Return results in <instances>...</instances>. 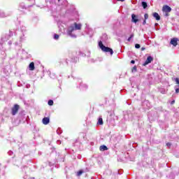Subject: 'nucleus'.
Wrapping results in <instances>:
<instances>
[{
	"label": "nucleus",
	"instance_id": "1",
	"mask_svg": "<svg viewBox=\"0 0 179 179\" xmlns=\"http://www.w3.org/2000/svg\"><path fill=\"white\" fill-rule=\"evenodd\" d=\"M99 47L101 48L103 52H110V55H113L114 54V51H113V49L108 47H106L102 41L99 42Z\"/></svg>",
	"mask_w": 179,
	"mask_h": 179
},
{
	"label": "nucleus",
	"instance_id": "2",
	"mask_svg": "<svg viewBox=\"0 0 179 179\" xmlns=\"http://www.w3.org/2000/svg\"><path fill=\"white\" fill-rule=\"evenodd\" d=\"M20 109V106L18 104H15L13 107L11 108V114L12 115H16Z\"/></svg>",
	"mask_w": 179,
	"mask_h": 179
},
{
	"label": "nucleus",
	"instance_id": "3",
	"mask_svg": "<svg viewBox=\"0 0 179 179\" xmlns=\"http://www.w3.org/2000/svg\"><path fill=\"white\" fill-rule=\"evenodd\" d=\"M162 12L166 13L165 16H169V13H170V12H171V8L170 6H169L167 5H164L162 7Z\"/></svg>",
	"mask_w": 179,
	"mask_h": 179
},
{
	"label": "nucleus",
	"instance_id": "4",
	"mask_svg": "<svg viewBox=\"0 0 179 179\" xmlns=\"http://www.w3.org/2000/svg\"><path fill=\"white\" fill-rule=\"evenodd\" d=\"M178 38H173L170 41V44H171L172 45H173V47H177V45H178Z\"/></svg>",
	"mask_w": 179,
	"mask_h": 179
},
{
	"label": "nucleus",
	"instance_id": "5",
	"mask_svg": "<svg viewBox=\"0 0 179 179\" xmlns=\"http://www.w3.org/2000/svg\"><path fill=\"white\" fill-rule=\"evenodd\" d=\"M152 61H153V57H152L151 56L148 57L146 61L143 64V66H146V65L150 64V62H152Z\"/></svg>",
	"mask_w": 179,
	"mask_h": 179
},
{
	"label": "nucleus",
	"instance_id": "6",
	"mask_svg": "<svg viewBox=\"0 0 179 179\" xmlns=\"http://www.w3.org/2000/svg\"><path fill=\"white\" fill-rule=\"evenodd\" d=\"M131 22L134 23H138L139 22V20H138V17L135 15V14L131 15Z\"/></svg>",
	"mask_w": 179,
	"mask_h": 179
},
{
	"label": "nucleus",
	"instance_id": "7",
	"mask_svg": "<svg viewBox=\"0 0 179 179\" xmlns=\"http://www.w3.org/2000/svg\"><path fill=\"white\" fill-rule=\"evenodd\" d=\"M42 122L44 125H48L50 124V117H44Z\"/></svg>",
	"mask_w": 179,
	"mask_h": 179
},
{
	"label": "nucleus",
	"instance_id": "8",
	"mask_svg": "<svg viewBox=\"0 0 179 179\" xmlns=\"http://www.w3.org/2000/svg\"><path fill=\"white\" fill-rule=\"evenodd\" d=\"M74 27L76 30H81L82 29V24H78L76 22L74 23Z\"/></svg>",
	"mask_w": 179,
	"mask_h": 179
},
{
	"label": "nucleus",
	"instance_id": "9",
	"mask_svg": "<svg viewBox=\"0 0 179 179\" xmlns=\"http://www.w3.org/2000/svg\"><path fill=\"white\" fill-rule=\"evenodd\" d=\"M76 30L75 29V27H70L68 31H67V34H69V36H72V32Z\"/></svg>",
	"mask_w": 179,
	"mask_h": 179
},
{
	"label": "nucleus",
	"instance_id": "10",
	"mask_svg": "<svg viewBox=\"0 0 179 179\" xmlns=\"http://www.w3.org/2000/svg\"><path fill=\"white\" fill-rule=\"evenodd\" d=\"M29 71H34L36 69V67L34 66V62H31L29 66Z\"/></svg>",
	"mask_w": 179,
	"mask_h": 179
},
{
	"label": "nucleus",
	"instance_id": "11",
	"mask_svg": "<svg viewBox=\"0 0 179 179\" xmlns=\"http://www.w3.org/2000/svg\"><path fill=\"white\" fill-rule=\"evenodd\" d=\"M153 17L156 19V20H160V15H159V13H154L152 14Z\"/></svg>",
	"mask_w": 179,
	"mask_h": 179
},
{
	"label": "nucleus",
	"instance_id": "12",
	"mask_svg": "<svg viewBox=\"0 0 179 179\" xmlns=\"http://www.w3.org/2000/svg\"><path fill=\"white\" fill-rule=\"evenodd\" d=\"M99 150L104 151V150H108V148L106 145H101L99 147Z\"/></svg>",
	"mask_w": 179,
	"mask_h": 179
},
{
	"label": "nucleus",
	"instance_id": "13",
	"mask_svg": "<svg viewBox=\"0 0 179 179\" xmlns=\"http://www.w3.org/2000/svg\"><path fill=\"white\" fill-rule=\"evenodd\" d=\"M141 5L143 9H146L148 8V3H146L145 1H142Z\"/></svg>",
	"mask_w": 179,
	"mask_h": 179
},
{
	"label": "nucleus",
	"instance_id": "14",
	"mask_svg": "<svg viewBox=\"0 0 179 179\" xmlns=\"http://www.w3.org/2000/svg\"><path fill=\"white\" fill-rule=\"evenodd\" d=\"M103 118L99 117L98 120L97 125H103Z\"/></svg>",
	"mask_w": 179,
	"mask_h": 179
},
{
	"label": "nucleus",
	"instance_id": "15",
	"mask_svg": "<svg viewBox=\"0 0 179 179\" xmlns=\"http://www.w3.org/2000/svg\"><path fill=\"white\" fill-rule=\"evenodd\" d=\"M85 172L83 170H80L77 172V177H80Z\"/></svg>",
	"mask_w": 179,
	"mask_h": 179
},
{
	"label": "nucleus",
	"instance_id": "16",
	"mask_svg": "<svg viewBox=\"0 0 179 179\" xmlns=\"http://www.w3.org/2000/svg\"><path fill=\"white\" fill-rule=\"evenodd\" d=\"M48 106H54V101L50 99L48 102Z\"/></svg>",
	"mask_w": 179,
	"mask_h": 179
},
{
	"label": "nucleus",
	"instance_id": "17",
	"mask_svg": "<svg viewBox=\"0 0 179 179\" xmlns=\"http://www.w3.org/2000/svg\"><path fill=\"white\" fill-rule=\"evenodd\" d=\"M134 36V34H131L129 38L127 39V41H131L132 40L133 37Z\"/></svg>",
	"mask_w": 179,
	"mask_h": 179
},
{
	"label": "nucleus",
	"instance_id": "18",
	"mask_svg": "<svg viewBox=\"0 0 179 179\" xmlns=\"http://www.w3.org/2000/svg\"><path fill=\"white\" fill-rule=\"evenodd\" d=\"M148 19H149V15L148 13H145L144 15V20H148Z\"/></svg>",
	"mask_w": 179,
	"mask_h": 179
},
{
	"label": "nucleus",
	"instance_id": "19",
	"mask_svg": "<svg viewBox=\"0 0 179 179\" xmlns=\"http://www.w3.org/2000/svg\"><path fill=\"white\" fill-rule=\"evenodd\" d=\"M54 38H55V40H58V38H59V35L55 34V36H54Z\"/></svg>",
	"mask_w": 179,
	"mask_h": 179
},
{
	"label": "nucleus",
	"instance_id": "20",
	"mask_svg": "<svg viewBox=\"0 0 179 179\" xmlns=\"http://www.w3.org/2000/svg\"><path fill=\"white\" fill-rule=\"evenodd\" d=\"M132 72H136V66H134L132 69H131Z\"/></svg>",
	"mask_w": 179,
	"mask_h": 179
},
{
	"label": "nucleus",
	"instance_id": "21",
	"mask_svg": "<svg viewBox=\"0 0 179 179\" xmlns=\"http://www.w3.org/2000/svg\"><path fill=\"white\" fill-rule=\"evenodd\" d=\"M135 48H141V45L136 43V44L135 45Z\"/></svg>",
	"mask_w": 179,
	"mask_h": 179
},
{
	"label": "nucleus",
	"instance_id": "22",
	"mask_svg": "<svg viewBox=\"0 0 179 179\" xmlns=\"http://www.w3.org/2000/svg\"><path fill=\"white\" fill-rule=\"evenodd\" d=\"M166 146H169V147L170 148V146H171V143H166Z\"/></svg>",
	"mask_w": 179,
	"mask_h": 179
},
{
	"label": "nucleus",
	"instance_id": "23",
	"mask_svg": "<svg viewBox=\"0 0 179 179\" xmlns=\"http://www.w3.org/2000/svg\"><path fill=\"white\" fill-rule=\"evenodd\" d=\"M143 25L146 24V20H143Z\"/></svg>",
	"mask_w": 179,
	"mask_h": 179
},
{
	"label": "nucleus",
	"instance_id": "24",
	"mask_svg": "<svg viewBox=\"0 0 179 179\" xmlns=\"http://www.w3.org/2000/svg\"><path fill=\"white\" fill-rule=\"evenodd\" d=\"M176 93H179V89L178 88L176 89Z\"/></svg>",
	"mask_w": 179,
	"mask_h": 179
},
{
	"label": "nucleus",
	"instance_id": "25",
	"mask_svg": "<svg viewBox=\"0 0 179 179\" xmlns=\"http://www.w3.org/2000/svg\"><path fill=\"white\" fill-rule=\"evenodd\" d=\"M174 103H176V101L173 100V101H172L171 102V104L173 105V104H174Z\"/></svg>",
	"mask_w": 179,
	"mask_h": 179
},
{
	"label": "nucleus",
	"instance_id": "26",
	"mask_svg": "<svg viewBox=\"0 0 179 179\" xmlns=\"http://www.w3.org/2000/svg\"><path fill=\"white\" fill-rule=\"evenodd\" d=\"M145 50H146L145 48H141V51H145Z\"/></svg>",
	"mask_w": 179,
	"mask_h": 179
},
{
	"label": "nucleus",
	"instance_id": "27",
	"mask_svg": "<svg viewBox=\"0 0 179 179\" xmlns=\"http://www.w3.org/2000/svg\"><path fill=\"white\" fill-rule=\"evenodd\" d=\"M131 64H135V60H131Z\"/></svg>",
	"mask_w": 179,
	"mask_h": 179
},
{
	"label": "nucleus",
	"instance_id": "28",
	"mask_svg": "<svg viewBox=\"0 0 179 179\" xmlns=\"http://www.w3.org/2000/svg\"><path fill=\"white\" fill-rule=\"evenodd\" d=\"M118 1H120V2H124L125 0H117Z\"/></svg>",
	"mask_w": 179,
	"mask_h": 179
},
{
	"label": "nucleus",
	"instance_id": "29",
	"mask_svg": "<svg viewBox=\"0 0 179 179\" xmlns=\"http://www.w3.org/2000/svg\"><path fill=\"white\" fill-rule=\"evenodd\" d=\"M155 26H157V24H155Z\"/></svg>",
	"mask_w": 179,
	"mask_h": 179
},
{
	"label": "nucleus",
	"instance_id": "30",
	"mask_svg": "<svg viewBox=\"0 0 179 179\" xmlns=\"http://www.w3.org/2000/svg\"><path fill=\"white\" fill-rule=\"evenodd\" d=\"M59 1H61V0H58V2H59Z\"/></svg>",
	"mask_w": 179,
	"mask_h": 179
}]
</instances>
